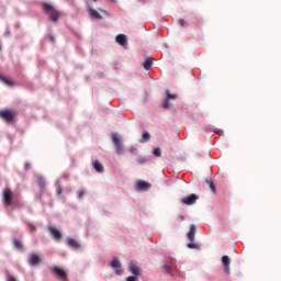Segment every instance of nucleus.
<instances>
[{"instance_id":"27","label":"nucleus","mask_w":281,"mask_h":281,"mask_svg":"<svg viewBox=\"0 0 281 281\" xmlns=\"http://www.w3.org/2000/svg\"><path fill=\"white\" fill-rule=\"evenodd\" d=\"M85 194H87V191H85L82 189L77 192L78 199H82V196H85Z\"/></svg>"},{"instance_id":"13","label":"nucleus","mask_w":281,"mask_h":281,"mask_svg":"<svg viewBox=\"0 0 281 281\" xmlns=\"http://www.w3.org/2000/svg\"><path fill=\"white\" fill-rule=\"evenodd\" d=\"M3 201L5 205H12V191H10V189L4 190Z\"/></svg>"},{"instance_id":"16","label":"nucleus","mask_w":281,"mask_h":281,"mask_svg":"<svg viewBox=\"0 0 281 281\" xmlns=\"http://www.w3.org/2000/svg\"><path fill=\"white\" fill-rule=\"evenodd\" d=\"M136 188L138 190H149V188H151V183L148 181H137Z\"/></svg>"},{"instance_id":"20","label":"nucleus","mask_w":281,"mask_h":281,"mask_svg":"<svg viewBox=\"0 0 281 281\" xmlns=\"http://www.w3.org/2000/svg\"><path fill=\"white\" fill-rule=\"evenodd\" d=\"M37 186L41 188V190H44L46 186L45 178L37 176Z\"/></svg>"},{"instance_id":"26","label":"nucleus","mask_w":281,"mask_h":281,"mask_svg":"<svg viewBox=\"0 0 281 281\" xmlns=\"http://www.w3.org/2000/svg\"><path fill=\"white\" fill-rule=\"evenodd\" d=\"M164 270L166 273H173L172 267L170 265H164Z\"/></svg>"},{"instance_id":"23","label":"nucleus","mask_w":281,"mask_h":281,"mask_svg":"<svg viewBox=\"0 0 281 281\" xmlns=\"http://www.w3.org/2000/svg\"><path fill=\"white\" fill-rule=\"evenodd\" d=\"M149 139H150V133L146 131L145 133H143L140 142H148Z\"/></svg>"},{"instance_id":"25","label":"nucleus","mask_w":281,"mask_h":281,"mask_svg":"<svg viewBox=\"0 0 281 281\" xmlns=\"http://www.w3.org/2000/svg\"><path fill=\"white\" fill-rule=\"evenodd\" d=\"M154 155H156V157H160V155L162 154V150L160 147H156L153 150Z\"/></svg>"},{"instance_id":"31","label":"nucleus","mask_w":281,"mask_h":281,"mask_svg":"<svg viewBox=\"0 0 281 281\" xmlns=\"http://www.w3.org/2000/svg\"><path fill=\"white\" fill-rule=\"evenodd\" d=\"M178 220H179V221H186V216H184L183 214H179V215H178Z\"/></svg>"},{"instance_id":"24","label":"nucleus","mask_w":281,"mask_h":281,"mask_svg":"<svg viewBox=\"0 0 281 281\" xmlns=\"http://www.w3.org/2000/svg\"><path fill=\"white\" fill-rule=\"evenodd\" d=\"M13 245L15 249H23V244H21V240L19 239H13Z\"/></svg>"},{"instance_id":"34","label":"nucleus","mask_w":281,"mask_h":281,"mask_svg":"<svg viewBox=\"0 0 281 281\" xmlns=\"http://www.w3.org/2000/svg\"><path fill=\"white\" fill-rule=\"evenodd\" d=\"M24 167H25V170H30V162H25Z\"/></svg>"},{"instance_id":"32","label":"nucleus","mask_w":281,"mask_h":281,"mask_svg":"<svg viewBox=\"0 0 281 281\" xmlns=\"http://www.w3.org/2000/svg\"><path fill=\"white\" fill-rule=\"evenodd\" d=\"M127 281H138V279L136 277H127Z\"/></svg>"},{"instance_id":"36","label":"nucleus","mask_w":281,"mask_h":281,"mask_svg":"<svg viewBox=\"0 0 281 281\" xmlns=\"http://www.w3.org/2000/svg\"><path fill=\"white\" fill-rule=\"evenodd\" d=\"M34 229H35L34 226H31V232H34Z\"/></svg>"},{"instance_id":"4","label":"nucleus","mask_w":281,"mask_h":281,"mask_svg":"<svg viewBox=\"0 0 281 281\" xmlns=\"http://www.w3.org/2000/svg\"><path fill=\"white\" fill-rule=\"evenodd\" d=\"M178 95L177 93H171L170 89L166 90V98L164 100L162 106L165 109H170L171 104H170V100H177Z\"/></svg>"},{"instance_id":"14","label":"nucleus","mask_w":281,"mask_h":281,"mask_svg":"<svg viewBox=\"0 0 281 281\" xmlns=\"http://www.w3.org/2000/svg\"><path fill=\"white\" fill-rule=\"evenodd\" d=\"M116 43H119V45H122L123 47H126V45H128L126 34H119L116 36Z\"/></svg>"},{"instance_id":"6","label":"nucleus","mask_w":281,"mask_h":281,"mask_svg":"<svg viewBox=\"0 0 281 281\" xmlns=\"http://www.w3.org/2000/svg\"><path fill=\"white\" fill-rule=\"evenodd\" d=\"M0 117L4 120V122H13L14 113L10 110H0Z\"/></svg>"},{"instance_id":"12","label":"nucleus","mask_w":281,"mask_h":281,"mask_svg":"<svg viewBox=\"0 0 281 281\" xmlns=\"http://www.w3.org/2000/svg\"><path fill=\"white\" fill-rule=\"evenodd\" d=\"M222 262L225 267L226 273H231L232 258H229V256H227V255H224V256H222Z\"/></svg>"},{"instance_id":"5","label":"nucleus","mask_w":281,"mask_h":281,"mask_svg":"<svg viewBox=\"0 0 281 281\" xmlns=\"http://www.w3.org/2000/svg\"><path fill=\"white\" fill-rule=\"evenodd\" d=\"M49 269L52 273L56 276V278H59V280H63V281L67 280V272H65V270H63L61 268L53 266Z\"/></svg>"},{"instance_id":"30","label":"nucleus","mask_w":281,"mask_h":281,"mask_svg":"<svg viewBox=\"0 0 281 281\" xmlns=\"http://www.w3.org/2000/svg\"><path fill=\"white\" fill-rule=\"evenodd\" d=\"M7 281H16V278H14V276L9 274Z\"/></svg>"},{"instance_id":"11","label":"nucleus","mask_w":281,"mask_h":281,"mask_svg":"<svg viewBox=\"0 0 281 281\" xmlns=\"http://www.w3.org/2000/svg\"><path fill=\"white\" fill-rule=\"evenodd\" d=\"M48 232L55 240H60L63 238V234L60 233V231L56 229V227L54 226L48 227Z\"/></svg>"},{"instance_id":"22","label":"nucleus","mask_w":281,"mask_h":281,"mask_svg":"<svg viewBox=\"0 0 281 281\" xmlns=\"http://www.w3.org/2000/svg\"><path fill=\"white\" fill-rule=\"evenodd\" d=\"M206 183L210 186L212 192H216V186L212 179H206Z\"/></svg>"},{"instance_id":"21","label":"nucleus","mask_w":281,"mask_h":281,"mask_svg":"<svg viewBox=\"0 0 281 281\" xmlns=\"http://www.w3.org/2000/svg\"><path fill=\"white\" fill-rule=\"evenodd\" d=\"M0 80L7 85V87H12V81L3 76L0 75Z\"/></svg>"},{"instance_id":"37","label":"nucleus","mask_w":281,"mask_h":281,"mask_svg":"<svg viewBox=\"0 0 281 281\" xmlns=\"http://www.w3.org/2000/svg\"><path fill=\"white\" fill-rule=\"evenodd\" d=\"M117 0H112V3H116Z\"/></svg>"},{"instance_id":"19","label":"nucleus","mask_w":281,"mask_h":281,"mask_svg":"<svg viewBox=\"0 0 281 281\" xmlns=\"http://www.w3.org/2000/svg\"><path fill=\"white\" fill-rule=\"evenodd\" d=\"M93 168L97 172H104V166H102L98 160L93 162Z\"/></svg>"},{"instance_id":"10","label":"nucleus","mask_w":281,"mask_h":281,"mask_svg":"<svg viewBox=\"0 0 281 281\" xmlns=\"http://www.w3.org/2000/svg\"><path fill=\"white\" fill-rule=\"evenodd\" d=\"M29 265H31V267H36L37 265H41V257H38V255L36 254H31L29 257Z\"/></svg>"},{"instance_id":"29","label":"nucleus","mask_w":281,"mask_h":281,"mask_svg":"<svg viewBox=\"0 0 281 281\" xmlns=\"http://www.w3.org/2000/svg\"><path fill=\"white\" fill-rule=\"evenodd\" d=\"M178 23H179V25H180L181 27H184V25H186V19H179Z\"/></svg>"},{"instance_id":"35","label":"nucleus","mask_w":281,"mask_h":281,"mask_svg":"<svg viewBox=\"0 0 281 281\" xmlns=\"http://www.w3.org/2000/svg\"><path fill=\"white\" fill-rule=\"evenodd\" d=\"M49 41H52V43H54V36H49Z\"/></svg>"},{"instance_id":"9","label":"nucleus","mask_w":281,"mask_h":281,"mask_svg":"<svg viewBox=\"0 0 281 281\" xmlns=\"http://www.w3.org/2000/svg\"><path fill=\"white\" fill-rule=\"evenodd\" d=\"M87 11L90 15V19H97L100 20L102 19V15L100 14V12H98L95 9L91 8V5H87Z\"/></svg>"},{"instance_id":"38","label":"nucleus","mask_w":281,"mask_h":281,"mask_svg":"<svg viewBox=\"0 0 281 281\" xmlns=\"http://www.w3.org/2000/svg\"><path fill=\"white\" fill-rule=\"evenodd\" d=\"M93 1H98V0H93Z\"/></svg>"},{"instance_id":"28","label":"nucleus","mask_w":281,"mask_h":281,"mask_svg":"<svg viewBox=\"0 0 281 281\" xmlns=\"http://www.w3.org/2000/svg\"><path fill=\"white\" fill-rule=\"evenodd\" d=\"M137 161L138 164H146L147 159L146 157H138Z\"/></svg>"},{"instance_id":"33","label":"nucleus","mask_w":281,"mask_h":281,"mask_svg":"<svg viewBox=\"0 0 281 281\" xmlns=\"http://www.w3.org/2000/svg\"><path fill=\"white\" fill-rule=\"evenodd\" d=\"M57 194L58 195L63 194V189H60V187L57 188Z\"/></svg>"},{"instance_id":"17","label":"nucleus","mask_w":281,"mask_h":281,"mask_svg":"<svg viewBox=\"0 0 281 281\" xmlns=\"http://www.w3.org/2000/svg\"><path fill=\"white\" fill-rule=\"evenodd\" d=\"M67 245H68V247H71L72 249H80V244H78L76 241V239H74V238H68Z\"/></svg>"},{"instance_id":"18","label":"nucleus","mask_w":281,"mask_h":281,"mask_svg":"<svg viewBox=\"0 0 281 281\" xmlns=\"http://www.w3.org/2000/svg\"><path fill=\"white\" fill-rule=\"evenodd\" d=\"M153 65H154V58L149 57V58H146V60L143 64V67L144 69L149 70L151 69Z\"/></svg>"},{"instance_id":"7","label":"nucleus","mask_w":281,"mask_h":281,"mask_svg":"<svg viewBox=\"0 0 281 281\" xmlns=\"http://www.w3.org/2000/svg\"><path fill=\"white\" fill-rule=\"evenodd\" d=\"M110 265L113 267V269L115 270L117 276H122L124 270L122 268V262H121L120 258H114L112 260V262H110Z\"/></svg>"},{"instance_id":"2","label":"nucleus","mask_w":281,"mask_h":281,"mask_svg":"<svg viewBox=\"0 0 281 281\" xmlns=\"http://www.w3.org/2000/svg\"><path fill=\"white\" fill-rule=\"evenodd\" d=\"M195 235H196V225L194 223H192V225H190V229L187 234L190 243H188V247L190 249H199V245L196 243H194L195 240Z\"/></svg>"},{"instance_id":"15","label":"nucleus","mask_w":281,"mask_h":281,"mask_svg":"<svg viewBox=\"0 0 281 281\" xmlns=\"http://www.w3.org/2000/svg\"><path fill=\"white\" fill-rule=\"evenodd\" d=\"M130 271H132V273H134L135 278H138V276L140 273V267H138V265H136V262H130Z\"/></svg>"},{"instance_id":"8","label":"nucleus","mask_w":281,"mask_h":281,"mask_svg":"<svg viewBox=\"0 0 281 281\" xmlns=\"http://www.w3.org/2000/svg\"><path fill=\"white\" fill-rule=\"evenodd\" d=\"M199 196L195 193L189 194V196H184L181 199V202L184 203L186 205H193L196 203Z\"/></svg>"},{"instance_id":"3","label":"nucleus","mask_w":281,"mask_h":281,"mask_svg":"<svg viewBox=\"0 0 281 281\" xmlns=\"http://www.w3.org/2000/svg\"><path fill=\"white\" fill-rule=\"evenodd\" d=\"M112 142L115 146L116 153H119V155H123L124 154V144L121 140L120 133H112Z\"/></svg>"},{"instance_id":"1","label":"nucleus","mask_w":281,"mask_h":281,"mask_svg":"<svg viewBox=\"0 0 281 281\" xmlns=\"http://www.w3.org/2000/svg\"><path fill=\"white\" fill-rule=\"evenodd\" d=\"M42 8L43 11L45 12V14H48L49 20L53 21V23H56V21H58V19H60V11H58L56 8H54V5L44 2L42 3Z\"/></svg>"}]
</instances>
